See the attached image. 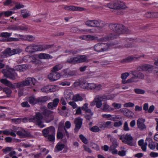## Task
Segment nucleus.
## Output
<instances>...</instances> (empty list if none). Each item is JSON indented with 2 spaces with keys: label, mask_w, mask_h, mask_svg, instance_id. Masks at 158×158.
<instances>
[{
  "label": "nucleus",
  "mask_w": 158,
  "mask_h": 158,
  "mask_svg": "<svg viewBox=\"0 0 158 158\" xmlns=\"http://www.w3.org/2000/svg\"><path fill=\"white\" fill-rule=\"evenodd\" d=\"M107 7L113 9H125L127 8L125 3L121 1H115L108 3Z\"/></svg>",
  "instance_id": "1"
},
{
  "label": "nucleus",
  "mask_w": 158,
  "mask_h": 158,
  "mask_svg": "<svg viewBox=\"0 0 158 158\" xmlns=\"http://www.w3.org/2000/svg\"><path fill=\"white\" fill-rule=\"evenodd\" d=\"M114 45L113 44L108 45L107 44L101 43L97 44L95 45L94 47V49L95 51L101 52L106 51L109 50V48H113L112 46Z\"/></svg>",
  "instance_id": "2"
},
{
  "label": "nucleus",
  "mask_w": 158,
  "mask_h": 158,
  "mask_svg": "<svg viewBox=\"0 0 158 158\" xmlns=\"http://www.w3.org/2000/svg\"><path fill=\"white\" fill-rule=\"evenodd\" d=\"M2 72L5 77L14 80L18 77L17 75L15 70L8 66L6 67V69H3Z\"/></svg>",
  "instance_id": "3"
},
{
  "label": "nucleus",
  "mask_w": 158,
  "mask_h": 158,
  "mask_svg": "<svg viewBox=\"0 0 158 158\" xmlns=\"http://www.w3.org/2000/svg\"><path fill=\"white\" fill-rule=\"evenodd\" d=\"M88 61L87 57L85 55H79L74 58H69L67 60L68 62L73 64Z\"/></svg>",
  "instance_id": "4"
},
{
  "label": "nucleus",
  "mask_w": 158,
  "mask_h": 158,
  "mask_svg": "<svg viewBox=\"0 0 158 158\" xmlns=\"http://www.w3.org/2000/svg\"><path fill=\"white\" fill-rule=\"evenodd\" d=\"M51 47L50 45L44 46V48L42 46L38 45H32L28 46L26 49V51L27 52H31L35 51H41Z\"/></svg>",
  "instance_id": "5"
},
{
  "label": "nucleus",
  "mask_w": 158,
  "mask_h": 158,
  "mask_svg": "<svg viewBox=\"0 0 158 158\" xmlns=\"http://www.w3.org/2000/svg\"><path fill=\"white\" fill-rule=\"evenodd\" d=\"M43 118L41 114L39 113H37L35 117L29 119V122L36 123L40 127L43 128L45 126L43 124Z\"/></svg>",
  "instance_id": "6"
},
{
  "label": "nucleus",
  "mask_w": 158,
  "mask_h": 158,
  "mask_svg": "<svg viewBox=\"0 0 158 158\" xmlns=\"http://www.w3.org/2000/svg\"><path fill=\"white\" fill-rule=\"evenodd\" d=\"M36 82V80L35 78L30 77H28L19 83H16L18 85H16V87L28 86L31 83L34 85Z\"/></svg>",
  "instance_id": "7"
},
{
  "label": "nucleus",
  "mask_w": 158,
  "mask_h": 158,
  "mask_svg": "<svg viewBox=\"0 0 158 158\" xmlns=\"http://www.w3.org/2000/svg\"><path fill=\"white\" fill-rule=\"evenodd\" d=\"M44 110L43 114L45 117L44 120L46 123H49L53 119V114L52 111L48 110L46 108H44Z\"/></svg>",
  "instance_id": "8"
},
{
  "label": "nucleus",
  "mask_w": 158,
  "mask_h": 158,
  "mask_svg": "<svg viewBox=\"0 0 158 158\" xmlns=\"http://www.w3.org/2000/svg\"><path fill=\"white\" fill-rule=\"evenodd\" d=\"M120 139L125 143L131 146L134 145V143L132 142L133 138L130 134H127L120 136Z\"/></svg>",
  "instance_id": "9"
},
{
  "label": "nucleus",
  "mask_w": 158,
  "mask_h": 158,
  "mask_svg": "<svg viewBox=\"0 0 158 158\" xmlns=\"http://www.w3.org/2000/svg\"><path fill=\"white\" fill-rule=\"evenodd\" d=\"M110 26V27H112L113 30L118 34L125 33V28L122 24H113Z\"/></svg>",
  "instance_id": "10"
},
{
  "label": "nucleus",
  "mask_w": 158,
  "mask_h": 158,
  "mask_svg": "<svg viewBox=\"0 0 158 158\" xmlns=\"http://www.w3.org/2000/svg\"><path fill=\"white\" fill-rule=\"evenodd\" d=\"M86 25L90 27H100L103 26V22L97 20H88L85 22Z\"/></svg>",
  "instance_id": "11"
},
{
  "label": "nucleus",
  "mask_w": 158,
  "mask_h": 158,
  "mask_svg": "<svg viewBox=\"0 0 158 158\" xmlns=\"http://www.w3.org/2000/svg\"><path fill=\"white\" fill-rule=\"evenodd\" d=\"M81 108L82 110L84 111L86 114L85 116L86 118L89 120L90 119L93 115V113L91 110L89 108L88 104L87 103H85Z\"/></svg>",
  "instance_id": "12"
},
{
  "label": "nucleus",
  "mask_w": 158,
  "mask_h": 158,
  "mask_svg": "<svg viewBox=\"0 0 158 158\" xmlns=\"http://www.w3.org/2000/svg\"><path fill=\"white\" fill-rule=\"evenodd\" d=\"M129 75V73H125L121 74V78L122 79V82L123 84L135 82L137 81L136 80H135V79L133 77L126 80V79Z\"/></svg>",
  "instance_id": "13"
},
{
  "label": "nucleus",
  "mask_w": 158,
  "mask_h": 158,
  "mask_svg": "<svg viewBox=\"0 0 158 158\" xmlns=\"http://www.w3.org/2000/svg\"><path fill=\"white\" fill-rule=\"evenodd\" d=\"M80 87L85 89L95 90L96 84L83 82L80 84Z\"/></svg>",
  "instance_id": "14"
},
{
  "label": "nucleus",
  "mask_w": 158,
  "mask_h": 158,
  "mask_svg": "<svg viewBox=\"0 0 158 158\" xmlns=\"http://www.w3.org/2000/svg\"><path fill=\"white\" fill-rule=\"evenodd\" d=\"M60 74L59 73L52 72L48 75V77L51 81H54L59 79L60 78Z\"/></svg>",
  "instance_id": "15"
},
{
  "label": "nucleus",
  "mask_w": 158,
  "mask_h": 158,
  "mask_svg": "<svg viewBox=\"0 0 158 158\" xmlns=\"http://www.w3.org/2000/svg\"><path fill=\"white\" fill-rule=\"evenodd\" d=\"M55 131L54 128L53 127L51 126L43 130L42 132L44 135L47 137L49 135L55 134Z\"/></svg>",
  "instance_id": "16"
},
{
  "label": "nucleus",
  "mask_w": 158,
  "mask_h": 158,
  "mask_svg": "<svg viewBox=\"0 0 158 158\" xmlns=\"http://www.w3.org/2000/svg\"><path fill=\"white\" fill-rule=\"evenodd\" d=\"M102 95H99L95 98L96 106L98 108H101L102 104V102L105 101Z\"/></svg>",
  "instance_id": "17"
},
{
  "label": "nucleus",
  "mask_w": 158,
  "mask_h": 158,
  "mask_svg": "<svg viewBox=\"0 0 158 158\" xmlns=\"http://www.w3.org/2000/svg\"><path fill=\"white\" fill-rule=\"evenodd\" d=\"M38 57V55H35L31 56L27 55L23 57V59L24 61H27L28 60L27 59L29 58L28 60L30 61L31 60L32 62H34L37 64L39 63V60L37 59V58Z\"/></svg>",
  "instance_id": "18"
},
{
  "label": "nucleus",
  "mask_w": 158,
  "mask_h": 158,
  "mask_svg": "<svg viewBox=\"0 0 158 158\" xmlns=\"http://www.w3.org/2000/svg\"><path fill=\"white\" fill-rule=\"evenodd\" d=\"M74 123L76 124L75 130L77 131L81 128L82 123V119L80 118H77L75 119Z\"/></svg>",
  "instance_id": "19"
},
{
  "label": "nucleus",
  "mask_w": 158,
  "mask_h": 158,
  "mask_svg": "<svg viewBox=\"0 0 158 158\" xmlns=\"http://www.w3.org/2000/svg\"><path fill=\"white\" fill-rule=\"evenodd\" d=\"M12 55H13L12 50L10 48H8L0 54V57L1 58H4Z\"/></svg>",
  "instance_id": "20"
},
{
  "label": "nucleus",
  "mask_w": 158,
  "mask_h": 158,
  "mask_svg": "<svg viewBox=\"0 0 158 158\" xmlns=\"http://www.w3.org/2000/svg\"><path fill=\"white\" fill-rule=\"evenodd\" d=\"M145 121V119L143 118H140L137 121V126L140 130H143L146 128V126L144 124Z\"/></svg>",
  "instance_id": "21"
},
{
  "label": "nucleus",
  "mask_w": 158,
  "mask_h": 158,
  "mask_svg": "<svg viewBox=\"0 0 158 158\" xmlns=\"http://www.w3.org/2000/svg\"><path fill=\"white\" fill-rule=\"evenodd\" d=\"M0 82L5 85L13 89L16 88V85H18L16 83L12 84L9 81L4 79H1Z\"/></svg>",
  "instance_id": "22"
},
{
  "label": "nucleus",
  "mask_w": 158,
  "mask_h": 158,
  "mask_svg": "<svg viewBox=\"0 0 158 158\" xmlns=\"http://www.w3.org/2000/svg\"><path fill=\"white\" fill-rule=\"evenodd\" d=\"M131 74L133 76V78H135V80H136V81L138 80V78L143 79L144 78L143 75L141 73L137 71H133L131 72Z\"/></svg>",
  "instance_id": "23"
},
{
  "label": "nucleus",
  "mask_w": 158,
  "mask_h": 158,
  "mask_svg": "<svg viewBox=\"0 0 158 158\" xmlns=\"http://www.w3.org/2000/svg\"><path fill=\"white\" fill-rule=\"evenodd\" d=\"M112 127V122L110 121L102 123L100 125V127L101 130L104 129L105 128H111Z\"/></svg>",
  "instance_id": "24"
},
{
  "label": "nucleus",
  "mask_w": 158,
  "mask_h": 158,
  "mask_svg": "<svg viewBox=\"0 0 158 158\" xmlns=\"http://www.w3.org/2000/svg\"><path fill=\"white\" fill-rule=\"evenodd\" d=\"M80 39L85 40H96L97 37L94 35H84L79 37Z\"/></svg>",
  "instance_id": "25"
},
{
  "label": "nucleus",
  "mask_w": 158,
  "mask_h": 158,
  "mask_svg": "<svg viewBox=\"0 0 158 158\" xmlns=\"http://www.w3.org/2000/svg\"><path fill=\"white\" fill-rule=\"evenodd\" d=\"M141 69H139V70H143L147 71L148 72H151L153 69V66L150 65H142L140 67Z\"/></svg>",
  "instance_id": "26"
},
{
  "label": "nucleus",
  "mask_w": 158,
  "mask_h": 158,
  "mask_svg": "<svg viewBox=\"0 0 158 158\" xmlns=\"http://www.w3.org/2000/svg\"><path fill=\"white\" fill-rule=\"evenodd\" d=\"M59 100L58 98H56L53 100V102H50L48 104V108L51 109H53L57 106Z\"/></svg>",
  "instance_id": "27"
},
{
  "label": "nucleus",
  "mask_w": 158,
  "mask_h": 158,
  "mask_svg": "<svg viewBox=\"0 0 158 158\" xmlns=\"http://www.w3.org/2000/svg\"><path fill=\"white\" fill-rule=\"evenodd\" d=\"M65 98L67 100L73 99V94L69 90H66L64 92Z\"/></svg>",
  "instance_id": "28"
},
{
  "label": "nucleus",
  "mask_w": 158,
  "mask_h": 158,
  "mask_svg": "<svg viewBox=\"0 0 158 158\" xmlns=\"http://www.w3.org/2000/svg\"><path fill=\"white\" fill-rule=\"evenodd\" d=\"M64 9L66 10L73 11H81L83 9L82 8L72 6H65L64 7Z\"/></svg>",
  "instance_id": "29"
},
{
  "label": "nucleus",
  "mask_w": 158,
  "mask_h": 158,
  "mask_svg": "<svg viewBox=\"0 0 158 158\" xmlns=\"http://www.w3.org/2000/svg\"><path fill=\"white\" fill-rule=\"evenodd\" d=\"M102 109L106 112H110L114 110V109L110 107V106L106 102L104 103Z\"/></svg>",
  "instance_id": "30"
},
{
  "label": "nucleus",
  "mask_w": 158,
  "mask_h": 158,
  "mask_svg": "<svg viewBox=\"0 0 158 158\" xmlns=\"http://www.w3.org/2000/svg\"><path fill=\"white\" fill-rule=\"evenodd\" d=\"M38 57L42 59H49L52 58V57L49 55L45 53H41L38 55Z\"/></svg>",
  "instance_id": "31"
},
{
  "label": "nucleus",
  "mask_w": 158,
  "mask_h": 158,
  "mask_svg": "<svg viewBox=\"0 0 158 158\" xmlns=\"http://www.w3.org/2000/svg\"><path fill=\"white\" fill-rule=\"evenodd\" d=\"M138 143L139 145L141 147L142 150L144 152L146 151L147 143H144V140L143 139L139 140Z\"/></svg>",
  "instance_id": "32"
},
{
  "label": "nucleus",
  "mask_w": 158,
  "mask_h": 158,
  "mask_svg": "<svg viewBox=\"0 0 158 158\" xmlns=\"http://www.w3.org/2000/svg\"><path fill=\"white\" fill-rule=\"evenodd\" d=\"M21 38L24 40L32 41L35 39V37L32 35H22Z\"/></svg>",
  "instance_id": "33"
},
{
  "label": "nucleus",
  "mask_w": 158,
  "mask_h": 158,
  "mask_svg": "<svg viewBox=\"0 0 158 158\" xmlns=\"http://www.w3.org/2000/svg\"><path fill=\"white\" fill-rule=\"evenodd\" d=\"M102 117L108 120L115 121V118L110 114H105L102 115Z\"/></svg>",
  "instance_id": "34"
},
{
  "label": "nucleus",
  "mask_w": 158,
  "mask_h": 158,
  "mask_svg": "<svg viewBox=\"0 0 158 158\" xmlns=\"http://www.w3.org/2000/svg\"><path fill=\"white\" fill-rule=\"evenodd\" d=\"M146 140L148 141L149 142L148 147L150 148L152 150H154L155 149L156 147L155 145L153 143L152 139L150 138H147Z\"/></svg>",
  "instance_id": "35"
},
{
  "label": "nucleus",
  "mask_w": 158,
  "mask_h": 158,
  "mask_svg": "<svg viewBox=\"0 0 158 158\" xmlns=\"http://www.w3.org/2000/svg\"><path fill=\"white\" fill-rule=\"evenodd\" d=\"M27 67L25 65H19L15 67V69L16 71L20 72L23 71L27 69Z\"/></svg>",
  "instance_id": "36"
},
{
  "label": "nucleus",
  "mask_w": 158,
  "mask_h": 158,
  "mask_svg": "<svg viewBox=\"0 0 158 158\" xmlns=\"http://www.w3.org/2000/svg\"><path fill=\"white\" fill-rule=\"evenodd\" d=\"M72 100L75 102H78L82 101L83 99L81 96L78 94H77L73 96Z\"/></svg>",
  "instance_id": "37"
},
{
  "label": "nucleus",
  "mask_w": 158,
  "mask_h": 158,
  "mask_svg": "<svg viewBox=\"0 0 158 158\" xmlns=\"http://www.w3.org/2000/svg\"><path fill=\"white\" fill-rule=\"evenodd\" d=\"M3 133L6 135H11L12 136L15 137L16 135L15 134L13 131L10 130H5L3 131Z\"/></svg>",
  "instance_id": "38"
},
{
  "label": "nucleus",
  "mask_w": 158,
  "mask_h": 158,
  "mask_svg": "<svg viewBox=\"0 0 158 158\" xmlns=\"http://www.w3.org/2000/svg\"><path fill=\"white\" fill-rule=\"evenodd\" d=\"M64 145L61 143H58L56 146V149L59 151L62 150L64 147Z\"/></svg>",
  "instance_id": "39"
},
{
  "label": "nucleus",
  "mask_w": 158,
  "mask_h": 158,
  "mask_svg": "<svg viewBox=\"0 0 158 158\" xmlns=\"http://www.w3.org/2000/svg\"><path fill=\"white\" fill-rule=\"evenodd\" d=\"M62 67V66L60 64H58L55 65L52 68V72H55L58 71L61 69Z\"/></svg>",
  "instance_id": "40"
},
{
  "label": "nucleus",
  "mask_w": 158,
  "mask_h": 158,
  "mask_svg": "<svg viewBox=\"0 0 158 158\" xmlns=\"http://www.w3.org/2000/svg\"><path fill=\"white\" fill-rule=\"evenodd\" d=\"M102 95L103 98H104V99L105 101L107 100L113 99L115 96L114 95H108L107 96H106L105 95Z\"/></svg>",
  "instance_id": "41"
},
{
  "label": "nucleus",
  "mask_w": 158,
  "mask_h": 158,
  "mask_svg": "<svg viewBox=\"0 0 158 158\" xmlns=\"http://www.w3.org/2000/svg\"><path fill=\"white\" fill-rule=\"evenodd\" d=\"M29 102L31 104L33 105L37 103V99H36L34 97H31L29 98Z\"/></svg>",
  "instance_id": "42"
},
{
  "label": "nucleus",
  "mask_w": 158,
  "mask_h": 158,
  "mask_svg": "<svg viewBox=\"0 0 158 158\" xmlns=\"http://www.w3.org/2000/svg\"><path fill=\"white\" fill-rule=\"evenodd\" d=\"M117 144H114L110 147V148L111 150V152L113 154H118V151L117 150L115 149H112L113 148H115L117 146Z\"/></svg>",
  "instance_id": "43"
},
{
  "label": "nucleus",
  "mask_w": 158,
  "mask_h": 158,
  "mask_svg": "<svg viewBox=\"0 0 158 158\" xmlns=\"http://www.w3.org/2000/svg\"><path fill=\"white\" fill-rule=\"evenodd\" d=\"M21 15L24 18H26L30 15V13L26 10H22Z\"/></svg>",
  "instance_id": "44"
},
{
  "label": "nucleus",
  "mask_w": 158,
  "mask_h": 158,
  "mask_svg": "<svg viewBox=\"0 0 158 158\" xmlns=\"http://www.w3.org/2000/svg\"><path fill=\"white\" fill-rule=\"evenodd\" d=\"M112 106L115 109H118L121 107L122 104L120 103H113L112 104Z\"/></svg>",
  "instance_id": "45"
},
{
  "label": "nucleus",
  "mask_w": 158,
  "mask_h": 158,
  "mask_svg": "<svg viewBox=\"0 0 158 158\" xmlns=\"http://www.w3.org/2000/svg\"><path fill=\"white\" fill-rule=\"evenodd\" d=\"M48 100V98L47 97H40L37 99V102H46Z\"/></svg>",
  "instance_id": "46"
},
{
  "label": "nucleus",
  "mask_w": 158,
  "mask_h": 158,
  "mask_svg": "<svg viewBox=\"0 0 158 158\" xmlns=\"http://www.w3.org/2000/svg\"><path fill=\"white\" fill-rule=\"evenodd\" d=\"M134 91L136 94H143L145 93L144 90L138 88L135 89Z\"/></svg>",
  "instance_id": "47"
},
{
  "label": "nucleus",
  "mask_w": 158,
  "mask_h": 158,
  "mask_svg": "<svg viewBox=\"0 0 158 158\" xmlns=\"http://www.w3.org/2000/svg\"><path fill=\"white\" fill-rule=\"evenodd\" d=\"M100 127L97 126H94L90 128V130L92 132H96L100 131Z\"/></svg>",
  "instance_id": "48"
},
{
  "label": "nucleus",
  "mask_w": 158,
  "mask_h": 158,
  "mask_svg": "<svg viewBox=\"0 0 158 158\" xmlns=\"http://www.w3.org/2000/svg\"><path fill=\"white\" fill-rule=\"evenodd\" d=\"M49 92H54L58 89L57 86L53 85H49Z\"/></svg>",
  "instance_id": "49"
},
{
  "label": "nucleus",
  "mask_w": 158,
  "mask_h": 158,
  "mask_svg": "<svg viewBox=\"0 0 158 158\" xmlns=\"http://www.w3.org/2000/svg\"><path fill=\"white\" fill-rule=\"evenodd\" d=\"M111 35V36H110L109 37H106L104 38H102L101 39H100L99 40V41H106L112 39H114V38H115L116 37L115 36L114 37V36H112V35Z\"/></svg>",
  "instance_id": "50"
},
{
  "label": "nucleus",
  "mask_w": 158,
  "mask_h": 158,
  "mask_svg": "<svg viewBox=\"0 0 158 158\" xmlns=\"http://www.w3.org/2000/svg\"><path fill=\"white\" fill-rule=\"evenodd\" d=\"M11 33L8 32H2L0 34V37H8L11 35Z\"/></svg>",
  "instance_id": "51"
},
{
  "label": "nucleus",
  "mask_w": 158,
  "mask_h": 158,
  "mask_svg": "<svg viewBox=\"0 0 158 158\" xmlns=\"http://www.w3.org/2000/svg\"><path fill=\"white\" fill-rule=\"evenodd\" d=\"M22 50L20 49L17 48L14 49L12 50V55H13L22 52Z\"/></svg>",
  "instance_id": "52"
},
{
  "label": "nucleus",
  "mask_w": 158,
  "mask_h": 158,
  "mask_svg": "<svg viewBox=\"0 0 158 158\" xmlns=\"http://www.w3.org/2000/svg\"><path fill=\"white\" fill-rule=\"evenodd\" d=\"M79 137L81 139L84 143L87 144L88 143V140L83 135H80Z\"/></svg>",
  "instance_id": "53"
},
{
  "label": "nucleus",
  "mask_w": 158,
  "mask_h": 158,
  "mask_svg": "<svg viewBox=\"0 0 158 158\" xmlns=\"http://www.w3.org/2000/svg\"><path fill=\"white\" fill-rule=\"evenodd\" d=\"M22 135H21V138H25L27 137H31L32 135L30 134V133L25 131V132Z\"/></svg>",
  "instance_id": "54"
},
{
  "label": "nucleus",
  "mask_w": 158,
  "mask_h": 158,
  "mask_svg": "<svg viewBox=\"0 0 158 158\" xmlns=\"http://www.w3.org/2000/svg\"><path fill=\"white\" fill-rule=\"evenodd\" d=\"M60 127H59L58 129V131L57 135V138L58 139H61L63 137V134L62 133L60 132Z\"/></svg>",
  "instance_id": "55"
},
{
  "label": "nucleus",
  "mask_w": 158,
  "mask_h": 158,
  "mask_svg": "<svg viewBox=\"0 0 158 158\" xmlns=\"http://www.w3.org/2000/svg\"><path fill=\"white\" fill-rule=\"evenodd\" d=\"M49 152V151L48 150H46L45 148H44L43 149L42 151L41 152V153H40L35 156L36 157H40L41 156V154H47Z\"/></svg>",
  "instance_id": "56"
},
{
  "label": "nucleus",
  "mask_w": 158,
  "mask_h": 158,
  "mask_svg": "<svg viewBox=\"0 0 158 158\" xmlns=\"http://www.w3.org/2000/svg\"><path fill=\"white\" fill-rule=\"evenodd\" d=\"M49 85L45 86L41 89V91L44 92H49Z\"/></svg>",
  "instance_id": "57"
},
{
  "label": "nucleus",
  "mask_w": 158,
  "mask_h": 158,
  "mask_svg": "<svg viewBox=\"0 0 158 158\" xmlns=\"http://www.w3.org/2000/svg\"><path fill=\"white\" fill-rule=\"evenodd\" d=\"M55 134H50L48 135L47 137H48V139L50 141H53L55 139Z\"/></svg>",
  "instance_id": "58"
},
{
  "label": "nucleus",
  "mask_w": 158,
  "mask_h": 158,
  "mask_svg": "<svg viewBox=\"0 0 158 158\" xmlns=\"http://www.w3.org/2000/svg\"><path fill=\"white\" fill-rule=\"evenodd\" d=\"M123 106L126 107H132L134 106V104L132 102H129L125 103L124 104Z\"/></svg>",
  "instance_id": "59"
},
{
  "label": "nucleus",
  "mask_w": 158,
  "mask_h": 158,
  "mask_svg": "<svg viewBox=\"0 0 158 158\" xmlns=\"http://www.w3.org/2000/svg\"><path fill=\"white\" fill-rule=\"evenodd\" d=\"M102 88V85L101 84H96V86L95 88V90L96 91H99L101 90Z\"/></svg>",
  "instance_id": "60"
},
{
  "label": "nucleus",
  "mask_w": 158,
  "mask_h": 158,
  "mask_svg": "<svg viewBox=\"0 0 158 158\" xmlns=\"http://www.w3.org/2000/svg\"><path fill=\"white\" fill-rule=\"evenodd\" d=\"M3 12V14L5 17H8L12 15L13 12L11 11H7L5 12Z\"/></svg>",
  "instance_id": "61"
},
{
  "label": "nucleus",
  "mask_w": 158,
  "mask_h": 158,
  "mask_svg": "<svg viewBox=\"0 0 158 158\" xmlns=\"http://www.w3.org/2000/svg\"><path fill=\"white\" fill-rule=\"evenodd\" d=\"M68 103L70 105L72 106L73 109H75L77 107V105L74 102H70Z\"/></svg>",
  "instance_id": "62"
},
{
  "label": "nucleus",
  "mask_w": 158,
  "mask_h": 158,
  "mask_svg": "<svg viewBox=\"0 0 158 158\" xmlns=\"http://www.w3.org/2000/svg\"><path fill=\"white\" fill-rule=\"evenodd\" d=\"M79 33L80 34H85L87 32H89L91 31L90 30L87 29L81 30H79Z\"/></svg>",
  "instance_id": "63"
},
{
  "label": "nucleus",
  "mask_w": 158,
  "mask_h": 158,
  "mask_svg": "<svg viewBox=\"0 0 158 158\" xmlns=\"http://www.w3.org/2000/svg\"><path fill=\"white\" fill-rule=\"evenodd\" d=\"M81 107L79 106L77 107V109L76 110V112L75 114H81Z\"/></svg>",
  "instance_id": "64"
}]
</instances>
